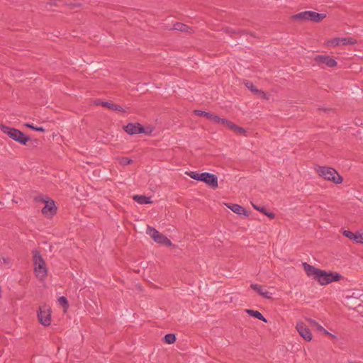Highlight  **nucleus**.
Returning a JSON list of instances; mask_svg holds the SVG:
<instances>
[{
	"label": "nucleus",
	"mask_w": 363,
	"mask_h": 363,
	"mask_svg": "<svg viewBox=\"0 0 363 363\" xmlns=\"http://www.w3.org/2000/svg\"><path fill=\"white\" fill-rule=\"evenodd\" d=\"M303 268L308 277L317 280L320 285H326L333 281H339L341 275L335 272H327L326 271L317 269L306 262L303 263Z\"/></svg>",
	"instance_id": "f257e3e1"
},
{
	"label": "nucleus",
	"mask_w": 363,
	"mask_h": 363,
	"mask_svg": "<svg viewBox=\"0 0 363 363\" xmlns=\"http://www.w3.org/2000/svg\"><path fill=\"white\" fill-rule=\"evenodd\" d=\"M245 86L252 92L258 94L261 97L266 99V94L264 91L258 90L252 82L247 81L245 82Z\"/></svg>",
	"instance_id": "6ab92c4d"
},
{
	"label": "nucleus",
	"mask_w": 363,
	"mask_h": 363,
	"mask_svg": "<svg viewBox=\"0 0 363 363\" xmlns=\"http://www.w3.org/2000/svg\"><path fill=\"white\" fill-rule=\"evenodd\" d=\"M296 329L299 335L306 341L312 340V333L307 325L302 321H298L296 324Z\"/></svg>",
	"instance_id": "1a4fd4ad"
},
{
	"label": "nucleus",
	"mask_w": 363,
	"mask_h": 363,
	"mask_svg": "<svg viewBox=\"0 0 363 363\" xmlns=\"http://www.w3.org/2000/svg\"><path fill=\"white\" fill-rule=\"evenodd\" d=\"M220 124L228 127V128H230V130L232 129V128H235L234 127V124L233 123L228 121L227 119H225V118H223L222 119V122L220 123Z\"/></svg>",
	"instance_id": "c756f323"
},
{
	"label": "nucleus",
	"mask_w": 363,
	"mask_h": 363,
	"mask_svg": "<svg viewBox=\"0 0 363 363\" xmlns=\"http://www.w3.org/2000/svg\"><path fill=\"white\" fill-rule=\"evenodd\" d=\"M342 234L347 238L350 239V240H354V237H355V234H354L352 232L350 231V230H345L343 232H342Z\"/></svg>",
	"instance_id": "7c9ffc66"
},
{
	"label": "nucleus",
	"mask_w": 363,
	"mask_h": 363,
	"mask_svg": "<svg viewBox=\"0 0 363 363\" xmlns=\"http://www.w3.org/2000/svg\"><path fill=\"white\" fill-rule=\"evenodd\" d=\"M250 287L253 290L257 291L262 297L268 299L272 298L273 294L272 292H269L264 286H262L257 284H252Z\"/></svg>",
	"instance_id": "ddd939ff"
},
{
	"label": "nucleus",
	"mask_w": 363,
	"mask_h": 363,
	"mask_svg": "<svg viewBox=\"0 0 363 363\" xmlns=\"http://www.w3.org/2000/svg\"><path fill=\"white\" fill-rule=\"evenodd\" d=\"M58 303L60 305L62 306L63 307L67 309L68 308V302L67 298L65 296H61L58 298Z\"/></svg>",
	"instance_id": "bb28decb"
},
{
	"label": "nucleus",
	"mask_w": 363,
	"mask_h": 363,
	"mask_svg": "<svg viewBox=\"0 0 363 363\" xmlns=\"http://www.w3.org/2000/svg\"><path fill=\"white\" fill-rule=\"evenodd\" d=\"M51 308L48 305L40 307L38 318L40 323L44 326H48L51 323Z\"/></svg>",
	"instance_id": "0eeeda50"
},
{
	"label": "nucleus",
	"mask_w": 363,
	"mask_h": 363,
	"mask_svg": "<svg viewBox=\"0 0 363 363\" xmlns=\"http://www.w3.org/2000/svg\"><path fill=\"white\" fill-rule=\"evenodd\" d=\"M194 113L196 116L206 117L209 119L211 118V115H212L211 113H210L208 112L203 111L201 110H195Z\"/></svg>",
	"instance_id": "a878e982"
},
{
	"label": "nucleus",
	"mask_w": 363,
	"mask_h": 363,
	"mask_svg": "<svg viewBox=\"0 0 363 363\" xmlns=\"http://www.w3.org/2000/svg\"><path fill=\"white\" fill-rule=\"evenodd\" d=\"M34 271L40 279H44L47 275V267L44 259L38 250H33Z\"/></svg>",
	"instance_id": "7ed1b4c3"
},
{
	"label": "nucleus",
	"mask_w": 363,
	"mask_h": 363,
	"mask_svg": "<svg viewBox=\"0 0 363 363\" xmlns=\"http://www.w3.org/2000/svg\"><path fill=\"white\" fill-rule=\"evenodd\" d=\"M354 241L357 243L363 244V233H358L355 234Z\"/></svg>",
	"instance_id": "c85d7f7f"
},
{
	"label": "nucleus",
	"mask_w": 363,
	"mask_h": 363,
	"mask_svg": "<svg viewBox=\"0 0 363 363\" xmlns=\"http://www.w3.org/2000/svg\"><path fill=\"white\" fill-rule=\"evenodd\" d=\"M201 182H203L213 189H216L218 186V177L215 174L208 172H203Z\"/></svg>",
	"instance_id": "f8f14e48"
},
{
	"label": "nucleus",
	"mask_w": 363,
	"mask_h": 363,
	"mask_svg": "<svg viewBox=\"0 0 363 363\" xmlns=\"http://www.w3.org/2000/svg\"><path fill=\"white\" fill-rule=\"evenodd\" d=\"M36 199L40 201V197H38ZM40 201L45 203V206L42 209V213L45 217L50 218L56 213L57 207L52 200L48 197H40Z\"/></svg>",
	"instance_id": "423d86ee"
},
{
	"label": "nucleus",
	"mask_w": 363,
	"mask_h": 363,
	"mask_svg": "<svg viewBox=\"0 0 363 363\" xmlns=\"http://www.w3.org/2000/svg\"><path fill=\"white\" fill-rule=\"evenodd\" d=\"M186 174L189 177H190L191 179H194L197 181H201V182L202 180L203 175V172L200 173V172H196V171H191V172H186Z\"/></svg>",
	"instance_id": "4be33fe9"
},
{
	"label": "nucleus",
	"mask_w": 363,
	"mask_h": 363,
	"mask_svg": "<svg viewBox=\"0 0 363 363\" xmlns=\"http://www.w3.org/2000/svg\"><path fill=\"white\" fill-rule=\"evenodd\" d=\"M35 130L40 131V132H44L45 130L43 127H36Z\"/></svg>",
	"instance_id": "e433bc0d"
},
{
	"label": "nucleus",
	"mask_w": 363,
	"mask_h": 363,
	"mask_svg": "<svg viewBox=\"0 0 363 363\" xmlns=\"http://www.w3.org/2000/svg\"><path fill=\"white\" fill-rule=\"evenodd\" d=\"M146 233L151 237L155 242L166 246L172 245V242L169 239L151 226H147Z\"/></svg>",
	"instance_id": "39448f33"
},
{
	"label": "nucleus",
	"mask_w": 363,
	"mask_h": 363,
	"mask_svg": "<svg viewBox=\"0 0 363 363\" xmlns=\"http://www.w3.org/2000/svg\"><path fill=\"white\" fill-rule=\"evenodd\" d=\"M96 105H101L102 106L106 107L109 109L116 111L118 112H124L123 108L119 105L115 104L112 102L108 101H99L96 103Z\"/></svg>",
	"instance_id": "4468645a"
},
{
	"label": "nucleus",
	"mask_w": 363,
	"mask_h": 363,
	"mask_svg": "<svg viewBox=\"0 0 363 363\" xmlns=\"http://www.w3.org/2000/svg\"><path fill=\"white\" fill-rule=\"evenodd\" d=\"M133 200L140 204H147L152 203L151 198L147 197L145 196L135 195L133 196Z\"/></svg>",
	"instance_id": "aec40b11"
},
{
	"label": "nucleus",
	"mask_w": 363,
	"mask_h": 363,
	"mask_svg": "<svg viewBox=\"0 0 363 363\" xmlns=\"http://www.w3.org/2000/svg\"><path fill=\"white\" fill-rule=\"evenodd\" d=\"M264 214L266 215L267 217H269L271 219H273L275 217V215L271 212L266 211V212H264Z\"/></svg>",
	"instance_id": "72a5a7b5"
},
{
	"label": "nucleus",
	"mask_w": 363,
	"mask_h": 363,
	"mask_svg": "<svg viewBox=\"0 0 363 363\" xmlns=\"http://www.w3.org/2000/svg\"><path fill=\"white\" fill-rule=\"evenodd\" d=\"M222 119L223 118H220L218 116L213 114L211 115V118H210V120L213 121L216 123H220L222 122Z\"/></svg>",
	"instance_id": "2f4dec72"
},
{
	"label": "nucleus",
	"mask_w": 363,
	"mask_h": 363,
	"mask_svg": "<svg viewBox=\"0 0 363 363\" xmlns=\"http://www.w3.org/2000/svg\"><path fill=\"white\" fill-rule=\"evenodd\" d=\"M291 18L294 21H300V22L308 21V11L300 12L298 13L293 15L291 16Z\"/></svg>",
	"instance_id": "a211bd4d"
},
{
	"label": "nucleus",
	"mask_w": 363,
	"mask_h": 363,
	"mask_svg": "<svg viewBox=\"0 0 363 363\" xmlns=\"http://www.w3.org/2000/svg\"><path fill=\"white\" fill-rule=\"evenodd\" d=\"M357 43V40L353 38H335L327 42L328 46H339V45H354Z\"/></svg>",
	"instance_id": "9d476101"
},
{
	"label": "nucleus",
	"mask_w": 363,
	"mask_h": 363,
	"mask_svg": "<svg viewBox=\"0 0 363 363\" xmlns=\"http://www.w3.org/2000/svg\"><path fill=\"white\" fill-rule=\"evenodd\" d=\"M234 127L235 128H232L231 130H234L235 133L242 135H245L246 133V130L244 128L239 127L235 124H234Z\"/></svg>",
	"instance_id": "cd10ccee"
},
{
	"label": "nucleus",
	"mask_w": 363,
	"mask_h": 363,
	"mask_svg": "<svg viewBox=\"0 0 363 363\" xmlns=\"http://www.w3.org/2000/svg\"><path fill=\"white\" fill-rule=\"evenodd\" d=\"M164 340L168 344H172L176 341V337L174 334H167L164 336Z\"/></svg>",
	"instance_id": "393cba45"
},
{
	"label": "nucleus",
	"mask_w": 363,
	"mask_h": 363,
	"mask_svg": "<svg viewBox=\"0 0 363 363\" xmlns=\"http://www.w3.org/2000/svg\"><path fill=\"white\" fill-rule=\"evenodd\" d=\"M320 333H323V334L325 335H328L332 337H335V335L330 333L328 331H327L325 328H324V330H322V331H319Z\"/></svg>",
	"instance_id": "f704fd0d"
},
{
	"label": "nucleus",
	"mask_w": 363,
	"mask_h": 363,
	"mask_svg": "<svg viewBox=\"0 0 363 363\" xmlns=\"http://www.w3.org/2000/svg\"><path fill=\"white\" fill-rule=\"evenodd\" d=\"M348 363H358V362H357L355 361L350 360V361H348Z\"/></svg>",
	"instance_id": "4c0bfd02"
},
{
	"label": "nucleus",
	"mask_w": 363,
	"mask_h": 363,
	"mask_svg": "<svg viewBox=\"0 0 363 363\" xmlns=\"http://www.w3.org/2000/svg\"><path fill=\"white\" fill-rule=\"evenodd\" d=\"M316 172L320 177L325 180L333 182L335 184H338L342 182V177L334 168L329 167H318Z\"/></svg>",
	"instance_id": "f03ea898"
},
{
	"label": "nucleus",
	"mask_w": 363,
	"mask_h": 363,
	"mask_svg": "<svg viewBox=\"0 0 363 363\" xmlns=\"http://www.w3.org/2000/svg\"><path fill=\"white\" fill-rule=\"evenodd\" d=\"M1 130L8 135L13 140L20 143L21 144L26 145L30 140L29 137L25 135L21 131L18 129L12 128L9 126L1 125Z\"/></svg>",
	"instance_id": "20e7f679"
},
{
	"label": "nucleus",
	"mask_w": 363,
	"mask_h": 363,
	"mask_svg": "<svg viewBox=\"0 0 363 363\" xmlns=\"http://www.w3.org/2000/svg\"><path fill=\"white\" fill-rule=\"evenodd\" d=\"M245 311L250 316L257 318L263 322L267 323V319L262 315L260 312L258 311H255L252 309H245Z\"/></svg>",
	"instance_id": "f3484780"
},
{
	"label": "nucleus",
	"mask_w": 363,
	"mask_h": 363,
	"mask_svg": "<svg viewBox=\"0 0 363 363\" xmlns=\"http://www.w3.org/2000/svg\"><path fill=\"white\" fill-rule=\"evenodd\" d=\"M308 21L318 23L323 21L326 17V15L325 13H318L315 11H308Z\"/></svg>",
	"instance_id": "2eb2a0df"
},
{
	"label": "nucleus",
	"mask_w": 363,
	"mask_h": 363,
	"mask_svg": "<svg viewBox=\"0 0 363 363\" xmlns=\"http://www.w3.org/2000/svg\"><path fill=\"white\" fill-rule=\"evenodd\" d=\"M118 162L120 163V164L123 165V166L130 164L133 162V160L131 159H129L128 157H119L118 159Z\"/></svg>",
	"instance_id": "b1692460"
},
{
	"label": "nucleus",
	"mask_w": 363,
	"mask_h": 363,
	"mask_svg": "<svg viewBox=\"0 0 363 363\" xmlns=\"http://www.w3.org/2000/svg\"><path fill=\"white\" fill-rule=\"evenodd\" d=\"M125 131L129 135H134L138 133H146L150 134L152 131V129L150 127L146 128H143L140 123H128L127 125L124 126Z\"/></svg>",
	"instance_id": "6e6552de"
},
{
	"label": "nucleus",
	"mask_w": 363,
	"mask_h": 363,
	"mask_svg": "<svg viewBox=\"0 0 363 363\" xmlns=\"http://www.w3.org/2000/svg\"><path fill=\"white\" fill-rule=\"evenodd\" d=\"M306 320L310 324V325L313 328H315L317 331H322L324 330V328L322 327L318 322H316L315 320L306 318Z\"/></svg>",
	"instance_id": "5701e85b"
},
{
	"label": "nucleus",
	"mask_w": 363,
	"mask_h": 363,
	"mask_svg": "<svg viewBox=\"0 0 363 363\" xmlns=\"http://www.w3.org/2000/svg\"><path fill=\"white\" fill-rule=\"evenodd\" d=\"M253 207L255 209H256L263 213H264V212L267 211L266 208L264 206L259 207V206H257L253 204Z\"/></svg>",
	"instance_id": "473e14b6"
},
{
	"label": "nucleus",
	"mask_w": 363,
	"mask_h": 363,
	"mask_svg": "<svg viewBox=\"0 0 363 363\" xmlns=\"http://www.w3.org/2000/svg\"><path fill=\"white\" fill-rule=\"evenodd\" d=\"M25 125L28 128H30L35 130L36 126H34L33 124L26 123V124H25Z\"/></svg>",
	"instance_id": "c9c22d12"
},
{
	"label": "nucleus",
	"mask_w": 363,
	"mask_h": 363,
	"mask_svg": "<svg viewBox=\"0 0 363 363\" xmlns=\"http://www.w3.org/2000/svg\"><path fill=\"white\" fill-rule=\"evenodd\" d=\"M225 205L228 208H230L235 213H237L238 215L248 216L246 210L240 205L231 204V203H225Z\"/></svg>",
	"instance_id": "dca6fc26"
},
{
	"label": "nucleus",
	"mask_w": 363,
	"mask_h": 363,
	"mask_svg": "<svg viewBox=\"0 0 363 363\" xmlns=\"http://www.w3.org/2000/svg\"><path fill=\"white\" fill-rule=\"evenodd\" d=\"M315 65H320L325 64L329 67H334L337 65V62L329 55H317L313 59Z\"/></svg>",
	"instance_id": "9b49d317"
},
{
	"label": "nucleus",
	"mask_w": 363,
	"mask_h": 363,
	"mask_svg": "<svg viewBox=\"0 0 363 363\" xmlns=\"http://www.w3.org/2000/svg\"><path fill=\"white\" fill-rule=\"evenodd\" d=\"M173 29L186 33L190 32L189 30H191L189 26L182 23H176L173 26Z\"/></svg>",
	"instance_id": "412c9836"
}]
</instances>
